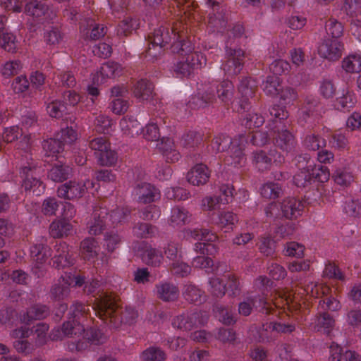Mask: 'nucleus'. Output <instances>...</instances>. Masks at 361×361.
Here are the masks:
<instances>
[{
	"instance_id": "nucleus-32",
	"label": "nucleus",
	"mask_w": 361,
	"mask_h": 361,
	"mask_svg": "<svg viewBox=\"0 0 361 361\" xmlns=\"http://www.w3.org/2000/svg\"><path fill=\"white\" fill-rule=\"evenodd\" d=\"M121 71V67L118 63L108 61L102 64L99 71L93 76V82L97 85L102 84L107 78L119 76Z\"/></svg>"
},
{
	"instance_id": "nucleus-31",
	"label": "nucleus",
	"mask_w": 361,
	"mask_h": 361,
	"mask_svg": "<svg viewBox=\"0 0 361 361\" xmlns=\"http://www.w3.org/2000/svg\"><path fill=\"white\" fill-rule=\"evenodd\" d=\"M211 171L207 165L197 164L188 172L186 178L189 183L195 186L203 185L207 183Z\"/></svg>"
},
{
	"instance_id": "nucleus-28",
	"label": "nucleus",
	"mask_w": 361,
	"mask_h": 361,
	"mask_svg": "<svg viewBox=\"0 0 361 361\" xmlns=\"http://www.w3.org/2000/svg\"><path fill=\"white\" fill-rule=\"evenodd\" d=\"M106 27L96 23L92 18H87L80 23V31L85 40H97L106 33Z\"/></svg>"
},
{
	"instance_id": "nucleus-49",
	"label": "nucleus",
	"mask_w": 361,
	"mask_h": 361,
	"mask_svg": "<svg viewBox=\"0 0 361 361\" xmlns=\"http://www.w3.org/2000/svg\"><path fill=\"white\" fill-rule=\"evenodd\" d=\"M313 324L314 329L317 331L324 330L329 334L334 326L335 320L329 313L322 312L315 317Z\"/></svg>"
},
{
	"instance_id": "nucleus-23",
	"label": "nucleus",
	"mask_w": 361,
	"mask_h": 361,
	"mask_svg": "<svg viewBox=\"0 0 361 361\" xmlns=\"http://www.w3.org/2000/svg\"><path fill=\"white\" fill-rule=\"evenodd\" d=\"M82 339H79L75 343H71L68 345V348L71 350L82 351L87 348L90 345H100L106 340V336L101 329L91 327L87 331L82 332Z\"/></svg>"
},
{
	"instance_id": "nucleus-5",
	"label": "nucleus",
	"mask_w": 361,
	"mask_h": 361,
	"mask_svg": "<svg viewBox=\"0 0 361 361\" xmlns=\"http://www.w3.org/2000/svg\"><path fill=\"white\" fill-rule=\"evenodd\" d=\"M274 282L266 276H259L254 281L255 291L247 293L243 300L238 305V313L243 316H249L253 309L263 314H270L275 311V305L267 300Z\"/></svg>"
},
{
	"instance_id": "nucleus-47",
	"label": "nucleus",
	"mask_w": 361,
	"mask_h": 361,
	"mask_svg": "<svg viewBox=\"0 0 361 361\" xmlns=\"http://www.w3.org/2000/svg\"><path fill=\"white\" fill-rule=\"evenodd\" d=\"M72 173V169L66 164H55L48 172V178L54 182H63Z\"/></svg>"
},
{
	"instance_id": "nucleus-59",
	"label": "nucleus",
	"mask_w": 361,
	"mask_h": 361,
	"mask_svg": "<svg viewBox=\"0 0 361 361\" xmlns=\"http://www.w3.org/2000/svg\"><path fill=\"white\" fill-rule=\"evenodd\" d=\"M281 82L279 77L269 75L262 82V88L267 95L275 97L279 94Z\"/></svg>"
},
{
	"instance_id": "nucleus-18",
	"label": "nucleus",
	"mask_w": 361,
	"mask_h": 361,
	"mask_svg": "<svg viewBox=\"0 0 361 361\" xmlns=\"http://www.w3.org/2000/svg\"><path fill=\"white\" fill-rule=\"evenodd\" d=\"M208 319L209 315L206 312H185L173 318L172 326L180 330L190 331L204 325Z\"/></svg>"
},
{
	"instance_id": "nucleus-54",
	"label": "nucleus",
	"mask_w": 361,
	"mask_h": 361,
	"mask_svg": "<svg viewBox=\"0 0 361 361\" xmlns=\"http://www.w3.org/2000/svg\"><path fill=\"white\" fill-rule=\"evenodd\" d=\"M159 232L157 226L139 222L133 227V233L140 238H151L155 237Z\"/></svg>"
},
{
	"instance_id": "nucleus-52",
	"label": "nucleus",
	"mask_w": 361,
	"mask_h": 361,
	"mask_svg": "<svg viewBox=\"0 0 361 361\" xmlns=\"http://www.w3.org/2000/svg\"><path fill=\"white\" fill-rule=\"evenodd\" d=\"M72 228L69 221L66 219H59L53 221L49 227L50 235L54 238H61L67 235Z\"/></svg>"
},
{
	"instance_id": "nucleus-41",
	"label": "nucleus",
	"mask_w": 361,
	"mask_h": 361,
	"mask_svg": "<svg viewBox=\"0 0 361 361\" xmlns=\"http://www.w3.org/2000/svg\"><path fill=\"white\" fill-rule=\"evenodd\" d=\"M107 209L109 213L107 220L111 227L128 221L131 212L128 206H119L111 209L107 207Z\"/></svg>"
},
{
	"instance_id": "nucleus-24",
	"label": "nucleus",
	"mask_w": 361,
	"mask_h": 361,
	"mask_svg": "<svg viewBox=\"0 0 361 361\" xmlns=\"http://www.w3.org/2000/svg\"><path fill=\"white\" fill-rule=\"evenodd\" d=\"M135 200L142 204H150L159 200L161 197L159 190L154 185L147 182H137L132 191Z\"/></svg>"
},
{
	"instance_id": "nucleus-12",
	"label": "nucleus",
	"mask_w": 361,
	"mask_h": 361,
	"mask_svg": "<svg viewBox=\"0 0 361 361\" xmlns=\"http://www.w3.org/2000/svg\"><path fill=\"white\" fill-rule=\"evenodd\" d=\"M77 132L72 127L62 128L54 138H50L43 143V149L47 157H61L66 145H69L77 140Z\"/></svg>"
},
{
	"instance_id": "nucleus-16",
	"label": "nucleus",
	"mask_w": 361,
	"mask_h": 361,
	"mask_svg": "<svg viewBox=\"0 0 361 361\" xmlns=\"http://www.w3.org/2000/svg\"><path fill=\"white\" fill-rule=\"evenodd\" d=\"M17 142L16 147L18 150L27 153L31 147V136L25 134L18 126L5 128L2 133V140H0V150L3 149L4 143Z\"/></svg>"
},
{
	"instance_id": "nucleus-2",
	"label": "nucleus",
	"mask_w": 361,
	"mask_h": 361,
	"mask_svg": "<svg viewBox=\"0 0 361 361\" xmlns=\"http://www.w3.org/2000/svg\"><path fill=\"white\" fill-rule=\"evenodd\" d=\"M207 30L209 33L215 35L226 36L225 41L226 61L221 64V68L228 77L238 75L243 68L245 51L238 47V39L244 35V27L236 23L233 27L229 23L230 13L226 7L219 2L206 0Z\"/></svg>"
},
{
	"instance_id": "nucleus-40",
	"label": "nucleus",
	"mask_w": 361,
	"mask_h": 361,
	"mask_svg": "<svg viewBox=\"0 0 361 361\" xmlns=\"http://www.w3.org/2000/svg\"><path fill=\"white\" fill-rule=\"evenodd\" d=\"M172 3L169 4V8L172 6L173 10H170L171 13L176 16H185L188 14V17L192 14V11H196L197 4L194 0H172Z\"/></svg>"
},
{
	"instance_id": "nucleus-55",
	"label": "nucleus",
	"mask_w": 361,
	"mask_h": 361,
	"mask_svg": "<svg viewBox=\"0 0 361 361\" xmlns=\"http://www.w3.org/2000/svg\"><path fill=\"white\" fill-rule=\"evenodd\" d=\"M357 102L355 94L348 90H343V94L336 99V106L340 111H349Z\"/></svg>"
},
{
	"instance_id": "nucleus-38",
	"label": "nucleus",
	"mask_w": 361,
	"mask_h": 361,
	"mask_svg": "<svg viewBox=\"0 0 361 361\" xmlns=\"http://www.w3.org/2000/svg\"><path fill=\"white\" fill-rule=\"evenodd\" d=\"M182 294L185 300L195 305H200L206 300L204 291L191 282L184 284Z\"/></svg>"
},
{
	"instance_id": "nucleus-17",
	"label": "nucleus",
	"mask_w": 361,
	"mask_h": 361,
	"mask_svg": "<svg viewBox=\"0 0 361 361\" xmlns=\"http://www.w3.org/2000/svg\"><path fill=\"white\" fill-rule=\"evenodd\" d=\"M89 147L94 151L97 161L102 166H112L118 159L117 154L110 148V143L104 137H98L89 142Z\"/></svg>"
},
{
	"instance_id": "nucleus-43",
	"label": "nucleus",
	"mask_w": 361,
	"mask_h": 361,
	"mask_svg": "<svg viewBox=\"0 0 361 361\" xmlns=\"http://www.w3.org/2000/svg\"><path fill=\"white\" fill-rule=\"evenodd\" d=\"M238 221L237 214L231 211H221L216 218H213V223L221 228H225L226 232L232 230Z\"/></svg>"
},
{
	"instance_id": "nucleus-63",
	"label": "nucleus",
	"mask_w": 361,
	"mask_h": 361,
	"mask_svg": "<svg viewBox=\"0 0 361 361\" xmlns=\"http://www.w3.org/2000/svg\"><path fill=\"white\" fill-rule=\"evenodd\" d=\"M343 211L350 216H358L361 214V200L355 197H346L343 202Z\"/></svg>"
},
{
	"instance_id": "nucleus-1",
	"label": "nucleus",
	"mask_w": 361,
	"mask_h": 361,
	"mask_svg": "<svg viewBox=\"0 0 361 361\" xmlns=\"http://www.w3.org/2000/svg\"><path fill=\"white\" fill-rule=\"evenodd\" d=\"M197 13V8L196 11H192L190 17L188 14L186 16H178L179 20L171 27L161 23L155 28L147 36L149 47L143 54L144 58L148 61L157 60L168 49L173 35L174 41L171 46V51L180 56V59L173 66L176 77L190 76L195 70L204 66L207 61L205 56L202 52L195 51L194 44L189 38L185 39L188 29L187 20H198L200 17Z\"/></svg>"
},
{
	"instance_id": "nucleus-15",
	"label": "nucleus",
	"mask_w": 361,
	"mask_h": 361,
	"mask_svg": "<svg viewBox=\"0 0 361 361\" xmlns=\"http://www.w3.org/2000/svg\"><path fill=\"white\" fill-rule=\"evenodd\" d=\"M94 187L92 180H71L61 185L57 189V195L60 198L73 200L82 197L90 189Z\"/></svg>"
},
{
	"instance_id": "nucleus-13",
	"label": "nucleus",
	"mask_w": 361,
	"mask_h": 361,
	"mask_svg": "<svg viewBox=\"0 0 361 361\" xmlns=\"http://www.w3.org/2000/svg\"><path fill=\"white\" fill-rule=\"evenodd\" d=\"M319 99L314 95H307L298 113V122L307 128H313L318 123L320 115Z\"/></svg>"
},
{
	"instance_id": "nucleus-62",
	"label": "nucleus",
	"mask_w": 361,
	"mask_h": 361,
	"mask_svg": "<svg viewBox=\"0 0 361 361\" xmlns=\"http://www.w3.org/2000/svg\"><path fill=\"white\" fill-rule=\"evenodd\" d=\"M166 353L160 348L151 346L145 350L140 355L142 361H164Z\"/></svg>"
},
{
	"instance_id": "nucleus-26",
	"label": "nucleus",
	"mask_w": 361,
	"mask_h": 361,
	"mask_svg": "<svg viewBox=\"0 0 361 361\" xmlns=\"http://www.w3.org/2000/svg\"><path fill=\"white\" fill-rule=\"evenodd\" d=\"M344 45L340 40L325 38L319 44L317 52L320 57L336 61L341 57Z\"/></svg>"
},
{
	"instance_id": "nucleus-48",
	"label": "nucleus",
	"mask_w": 361,
	"mask_h": 361,
	"mask_svg": "<svg viewBox=\"0 0 361 361\" xmlns=\"http://www.w3.org/2000/svg\"><path fill=\"white\" fill-rule=\"evenodd\" d=\"M120 127L123 134L135 137L137 135L142 127L133 116H125L120 121Z\"/></svg>"
},
{
	"instance_id": "nucleus-39",
	"label": "nucleus",
	"mask_w": 361,
	"mask_h": 361,
	"mask_svg": "<svg viewBox=\"0 0 361 361\" xmlns=\"http://www.w3.org/2000/svg\"><path fill=\"white\" fill-rule=\"evenodd\" d=\"M191 221V214L183 207L176 206L171 210L169 225L173 228H180Z\"/></svg>"
},
{
	"instance_id": "nucleus-27",
	"label": "nucleus",
	"mask_w": 361,
	"mask_h": 361,
	"mask_svg": "<svg viewBox=\"0 0 361 361\" xmlns=\"http://www.w3.org/2000/svg\"><path fill=\"white\" fill-rule=\"evenodd\" d=\"M284 161L283 155L276 149H271L267 154L264 150H258L253 153L252 162L259 171L268 170L271 162L280 164Z\"/></svg>"
},
{
	"instance_id": "nucleus-56",
	"label": "nucleus",
	"mask_w": 361,
	"mask_h": 361,
	"mask_svg": "<svg viewBox=\"0 0 361 361\" xmlns=\"http://www.w3.org/2000/svg\"><path fill=\"white\" fill-rule=\"evenodd\" d=\"M269 331L267 330V324L262 327L253 325L250 328L249 338L255 343H269L271 341V338L268 336Z\"/></svg>"
},
{
	"instance_id": "nucleus-51",
	"label": "nucleus",
	"mask_w": 361,
	"mask_h": 361,
	"mask_svg": "<svg viewBox=\"0 0 361 361\" xmlns=\"http://www.w3.org/2000/svg\"><path fill=\"white\" fill-rule=\"evenodd\" d=\"M350 131L348 130H337L333 133L329 139V143L332 147L338 150H344L348 148V137Z\"/></svg>"
},
{
	"instance_id": "nucleus-19",
	"label": "nucleus",
	"mask_w": 361,
	"mask_h": 361,
	"mask_svg": "<svg viewBox=\"0 0 361 361\" xmlns=\"http://www.w3.org/2000/svg\"><path fill=\"white\" fill-rule=\"evenodd\" d=\"M30 257L36 264L32 268L34 274L38 277L44 275L42 265L51 257V249L47 244V239L43 237L37 238L30 248Z\"/></svg>"
},
{
	"instance_id": "nucleus-30",
	"label": "nucleus",
	"mask_w": 361,
	"mask_h": 361,
	"mask_svg": "<svg viewBox=\"0 0 361 361\" xmlns=\"http://www.w3.org/2000/svg\"><path fill=\"white\" fill-rule=\"evenodd\" d=\"M157 149L167 163H176L181 157L173 140L170 137H161L157 143Z\"/></svg>"
},
{
	"instance_id": "nucleus-9",
	"label": "nucleus",
	"mask_w": 361,
	"mask_h": 361,
	"mask_svg": "<svg viewBox=\"0 0 361 361\" xmlns=\"http://www.w3.org/2000/svg\"><path fill=\"white\" fill-rule=\"evenodd\" d=\"M256 82L250 77L243 78L238 85V91L241 94L238 111L241 115V124L246 128H259L264 123V118L254 111H250L251 103L250 98L255 93Z\"/></svg>"
},
{
	"instance_id": "nucleus-42",
	"label": "nucleus",
	"mask_w": 361,
	"mask_h": 361,
	"mask_svg": "<svg viewBox=\"0 0 361 361\" xmlns=\"http://www.w3.org/2000/svg\"><path fill=\"white\" fill-rule=\"evenodd\" d=\"M330 360L331 361H360L359 355L354 351L346 350L332 342L330 345Z\"/></svg>"
},
{
	"instance_id": "nucleus-4",
	"label": "nucleus",
	"mask_w": 361,
	"mask_h": 361,
	"mask_svg": "<svg viewBox=\"0 0 361 361\" xmlns=\"http://www.w3.org/2000/svg\"><path fill=\"white\" fill-rule=\"evenodd\" d=\"M94 309L95 315L113 328H118L121 323L132 324L138 317L133 307L126 306L121 310L115 298L104 293L96 300Z\"/></svg>"
},
{
	"instance_id": "nucleus-3",
	"label": "nucleus",
	"mask_w": 361,
	"mask_h": 361,
	"mask_svg": "<svg viewBox=\"0 0 361 361\" xmlns=\"http://www.w3.org/2000/svg\"><path fill=\"white\" fill-rule=\"evenodd\" d=\"M299 171L293 176L294 184L304 189L314 190L317 192L314 194V200L320 197L321 192L319 190L320 183L326 182L330 176L329 171L326 166L313 164L310 156L307 153L301 154L293 160Z\"/></svg>"
},
{
	"instance_id": "nucleus-44",
	"label": "nucleus",
	"mask_w": 361,
	"mask_h": 361,
	"mask_svg": "<svg viewBox=\"0 0 361 361\" xmlns=\"http://www.w3.org/2000/svg\"><path fill=\"white\" fill-rule=\"evenodd\" d=\"M99 250V243L93 238H87L80 243V254L85 260L94 259Z\"/></svg>"
},
{
	"instance_id": "nucleus-35",
	"label": "nucleus",
	"mask_w": 361,
	"mask_h": 361,
	"mask_svg": "<svg viewBox=\"0 0 361 361\" xmlns=\"http://www.w3.org/2000/svg\"><path fill=\"white\" fill-rule=\"evenodd\" d=\"M205 255L197 256L192 260V266L197 269H204L207 273L214 272L216 276L227 271V265L219 263L216 269L214 268V262L209 257Z\"/></svg>"
},
{
	"instance_id": "nucleus-25",
	"label": "nucleus",
	"mask_w": 361,
	"mask_h": 361,
	"mask_svg": "<svg viewBox=\"0 0 361 361\" xmlns=\"http://www.w3.org/2000/svg\"><path fill=\"white\" fill-rule=\"evenodd\" d=\"M25 13L32 17L35 21L42 23L53 20L55 14L42 0H30L25 5Z\"/></svg>"
},
{
	"instance_id": "nucleus-20",
	"label": "nucleus",
	"mask_w": 361,
	"mask_h": 361,
	"mask_svg": "<svg viewBox=\"0 0 361 361\" xmlns=\"http://www.w3.org/2000/svg\"><path fill=\"white\" fill-rule=\"evenodd\" d=\"M305 292L310 295L312 297L317 298L324 297L323 300H320L319 305L324 310H328L331 311H336L341 308L340 302L334 297L329 295L331 288L326 285L311 283L305 288Z\"/></svg>"
},
{
	"instance_id": "nucleus-61",
	"label": "nucleus",
	"mask_w": 361,
	"mask_h": 361,
	"mask_svg": "<svg viewBox=\"0 0 361 361\" xmlns=\"http://www.w3.org/2000/svg\"><path fill=\"white\" fill-rule=\"evenodd\" d=\"M276 241L269 234L262 235L257 243L260 252L266 256H271L276 248Z\"/></svg>"
},
{
	"instance_id": "nucleus-29",
	"label": "nucleus",
	"mask_w": 361,
	"mask_h": 361,
	"mask_svg": "<svg viewBox=\"0 0 361 361\" xmlns=\"http://www.w3.org/2000/svg\"><path fill=\"white\" fill-rule=\"evenodd\" d=\"M32 331V329L27 326H22L12 331V337L16 339L13 342V347L18 353L29 354L32 352V345L26 338Z\"/></svg>"
},
{
	"instance_id": "nucleus-58",
	"label": "nucleus",
	"mask_w": 361,
	"mask_h": 361,
	"mask_svg": "<svg viewBox=\"0 0 361 361\" xmlns=\"http://www.w3.org/2000/svg\"><path fill=\"white\" fill-rule=\"evenodd\" d=\"M342 68L350 73L361 71V55L354 54L345 57L342 61Z\"/></svg>"
},
{
	"instance_id": "nucleus-11",
	"label": "nucleus",
	"mask_w": 361,
	"mask_h": 361,
	"mask_svg": "<svg viewBox=\"0 0 361 361\" xmlns=\"http://www.w3.org/2000/svg\"><path fill=\"white\" fill-rule=\"evenodd\" d=\"M186 237L195 240H200L194 245V250L201 255L214 256L219 251L216 244L218 235L207 228H194L186 230Z\"/></svg>"
},
{
	"instance_id": "nucleus-22",
	"label": "nucleus",
	"mask_w": 361,
	"mask_h": 361,
	"mask_svg": "<svg viewBox=\"0 0 361 361\" xmlns=\"http://www.w3.org/2000/svg\"><path fill=\"white\" fill-rule=\"evenodd\" d=\"M109 200H100L94 207L92 219L89 222V233L91 235H99L107 227H111L107 220Z\"/></svg>"
},
{
	"instance_id": "nucleus-57",
	"label": "nucleus",
	"mask_w": 361,
	"mask_h": 361,
	"mask_svg": "<svg viewBox=\"0 0 361 361\" xmlns=\"http://www.w3.org/2000/svg\"><path fill=\"white\" fill-rule=\"evenodd\" d=\"M282 192L281 184L273 181H268L260 188L261 195L267 199H276Z\"/></svg>"
},
{
	"instance_id": "nucleus-45",
	"label": "nucleus",
	"mask_w": 361,
	"mask_h": 361,
	"mask_svg": "<svg viewBox=\"0 0 361 361\" xmlns=\"http://www.w3.org/2000/svg\"><path fill=\"white\" fill-rule=\"evenodd\" d=\"M154 85L146 79H141L135 84L133 94L141 100H148L153 96Z\"/></svg>"
},
{
	"instance_id": "nucleus-7",
	"label": "nucleus",
	"mask_w": 361,
	"mask_h": 361,
	"mask_svg": "<svg viewBox=\"0 0 361 361\" xmlns=\"http://www.w3.org/2000/svg\"><path fill=\"white\" fill-rule=\"evenodd\" d=\"M247 145V137L244 134L238 135L231 139L226 134L220 133L213 138L209 150L216 154L228 149L230 155L225 159V164L235 168H241L246 163L244 151Z\"/></svg>"
},
{
	"instance_id": "nucleus-6",
	"label": "nucleus",
	"mask_w": 361,
	"mask_h": 361,
	"mask_svg": "<svg viewBox=\"0 0 361 361\" xmlns=\"http://www.w3.org/2000/svg\"><path fill=\"white\" fill-rule=\"evenodd\" d=\"M269 111L272 117L269 125L275 146L287 153L291 152L295 148L296 140L288 130L290 124L288 121V112L285 106L277 104L273 105Z\"/></svg>"
},
{
	"instance_id": "nucleus-60",
	"label": "nucleus",
	"mask_w": 361,
	"mask_h": 361,
	"mask_svg": "<svg viewBox=\"0 0 361 361\" xmlns=\"http://www.w3.org/2000/svg\"><path fill=\"white\" fill-rule=\"evenodd\" d=\"M114 121L104 114H99L95 116L94 120V130L104 134H109L112 130Z\"/></svg>"
},
{
	"instance_id": "nucleus-21",
	"label": "nucleus",
	"mask_w": 361,
	"mask_h": 361,
	"mask_svg": "<svg viewBox=\"0 0 361 361\" xmlns=\"http://www.w3.org/2000/svg\"><path fill=\"white\" fill-rule=\"evenodd\" d=\"M36 165L32 161L27 162V165L20 168V173L22 178V187L25 191L32 192L35 196H39L44 193L45 185L40 179L35 176Z\"/></svg>"
},
{
	"instance_id": "nucleus-53",
	"label": "nucleus",
	"mask_w": 361,
	"mask_h": 361,
	"mask_svg": "<svg viewBox=\"0 0 361 361\" xmlns=\"http://www.w3.org/2000/svg\"><path fill=\"white\" fill-rule=\"evenodd\" d=\"M214 312L219 320L224 324L232 325L236 322V314L229 307L221 305L214 307Z\"/></svg>"
},
{
	"instance_id": "nucleus-33",
	"label": "nucleus",
	"mask_w": 361,
	"mask_h": 361,
	"mask_svg": "<svg viewBox=\"0 0 361 361\" xmlns=\"http://www.w3.org/2000/svg\"><path fill=\"white\" fill-rule=\"evenodd\" d=\"M304 203L299 199L288 197L281 203L282 216L286 219H296L302 215Z\"/></svg>"
},
{
	"instance_id": "nucleus-64",
	"label": "nucleus",
	"mask_w": 361,
	"mask_h": 361,
	"mask_svg": "<svg viewBox=\"0 0 361 361\" xmlns=\"http://www.w3.org/2000/svg\"><path fill=\"white\" fill-rule=\"evenodd\" d=\"M0 47L8 52H16L18 49L16 35L8 32L0 33Z\"/></svg>"
},
{
	"instance_id": "nucleus-10",
	"label": "nucleus",
	"mask_w": 361,
	"mask_h": 361,
	"mask_svg": "<svg viewBox=\"0 0 361 361\" xmlns=\"http://www.w3.org/2000/svg\"><path fill=\"white\" fill-rule=\"evenodd\" d=\"M90 314V306L79 301H75L71 305L68 319L61 329H55L51 334V339L61 340L63 336H80L85 327L83 319Z\"/></svg>"
},
{
	"instance_id": "nucleus-37",
	"label": "nucleus",
	"mask_w": 361,
	"mask_h": 361,
	"mask_svg": "<svg viewBox=\"0 0 361 361\" xmlns=\"http://www.w3.org/2000/svg\"><path fill=\"white\" fill-rule=\"evenodd\" d=\"M50 314V308L46 305L35 304L30 307L23 313L20 320L25 324H30L34 320H40L46 318Z\"/></svg>"
},
{
	"instance_id": "nucleus-8",
	"label": "nucleus",
	"mask_w": 361,
	"mask_h": 361,
	"mask_svg": "<svg viewBox=\"0 0 361 361\" xmlns=\"http://www.w3.org/2000/svg\"><path fill=\"white\" fill-rule=\"evenodd\" d=\"M233 92L234 86L231 81L225 80L219 82L215 80L205 90H199L198 94L190 99L188 106L192 109L204 108L216 101V97L228 105L233 99Z\"/></svg>"
},
{
	"instance_id": "nucleus-36",
	"label": "nucleus",
	"mask_w": 361,
	"mask_h": 361,
	"mask_svg": "<svg viewBox=\"0 0 361 361\" xmlns=\"http://www.w3.org/2000/svg\"><path fill=\"white\" fill-rule=\"evenodd\" d=\"M155 292L157 297L163 301L176 300L179 295V289L173 283L162 281L156 284Z\"/></svg>"
},
{
	"instance_id": "nucleus-14",
	"label": "nucleus",
	"mask_w": 361,
	"mask_h": 361,
	"mask_svg": "<svg viewBox=\"0 0 361 361\" xmlns=\"http://www.w3.org/2000/svg\"><path fill=\"white\" fill-rule=\"evenodd\" d=\"M84 283L83 276L65 272L58 282L52 286L50 290L51 299L56 302L66 300L69 296L71 287L82 286Z\"/></svg>"
},
{
	"instance_id": "nucleus-34",
	"label": "nucleus",
	"mask_w": 361,
	"mask_h": 361,
	"mask_svg": "<svg viewBox=\"0 0 361 361\" xmlns=\"http://www.w3.org/2000/svg\"><path fill=\"white\" fill-rule=\"evenodd\" d=\"M56 254L52 259L53 267L60 269L73 264L74 259L69 255L68 246L61 242L55 246Z\"/></svg>"
},
{
	"instance_id": "nucleus-50",
	"label": "nucleus",
	"mask_w": 361,
	"mask_h": 361,
	"mask_svg": "<svg viewBox=\"0 0 361 361\" xmlns=\"http://www.w3.org/2000/svg\"><path fill=\"white\" fill-rule=\"evenodd\" d=\"M140 26V19L136 17L128 16L121 20L117 26V35L128 36Z\"/></svg>"
},
{
	"instance_id": "nucleus-46",
	"label": "nucleus",
	"mask_w": 361,
	"mask_h": 361,
	"mask_svg": "<svg viewBox=\"0 0 361 361\" xmlns=\"http://www.w3.org/2000/svg\"><path fill=\"white\" fill-rule=\"evenodd\" d=\"M142 259L149 266L158 267L164 260V255L161 250L150 246L143 252Z\"/></svg>"
}]
</instances>
